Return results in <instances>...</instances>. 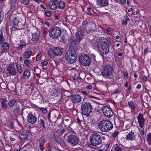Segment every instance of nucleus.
<instances>
[{"instance_id": "nucleus-1", "label": "nucleus", "mask_w": 151, "mask_h": 151, "mask_svg": "<svg viewBox=\"0 0 151 151\" xmlns=\"http://www.w3.org/2000/svg\"><path fill=\"white\" fill-rule=\"evenodd\" d=\"M93 45L95 49L99 51L104 59V55L107 54L109 52V42L106 38L101 37L98 40L97 44L95 43V45L94 44Z\"/></svg>"}, {"instance_id": "nucleus-2", "label": "nucleus", "mask_w": 151, "mask_h": 151, "mask_svg": "<svg viewBox=\"0 0 151 151\" xmlns=\"http://www.w3.org/2000/svg\"><path fill=\"white\" fill-rule=\"evenodd\" d=\"M98 127L101 132H107L113 128V124L112 123L108 120H103L99 122Z\"/></svg>"}, {"instance_id": "nucleus-3", "label": "nucleus", "mask_w": 151, "mask_h": 151, "mask_svg": "<svg viewBox=\"0 0 151 151\" xmlns=\"http://www.w3.org/2000/svg\"><path fill=\"white\" fill-rule=\"evenodd\" d=\"M114 73L113 67L110 65H107L103 68L101 75L106 78L111 79L113 78Z\"/></svg>"}, {"instance_id": "nucleus-4", "label": "nucleus", "mask_w": 151, "mask_h": 151, "mask_svg": "<svg viewBox=\"0 0 151 151\" xmlns=\"http://www.w3.org/2000/svg\"><path fill=\"white\" fill-rule=\"evenodd\" d=\"M93 109L92 105L90 103L85 102L83 103L81 106L82 114L88 116L92 112Z\"/></svg>"}, {"instance_id": "nucleus-5", "label": "nucleus", "mask_w": 151, "mask_h": 151, "mask_svg": "<svg viewBox=\"0 0 151 151\" xmlns=\"http://www.w3.org/2000/svg\"><path fill=\"white\" fill-rule=\"evenodd\" d=\"M90 142L94 146L99 145L102 142L101 136L97 133L92 134L90 137Z\"/></svg>"}, {"instance_id": "nucleus-6", "label": "nucleus", "mask_w": 151, "mask_h": 151, "mask_svg": "<svg viewBox=\"0 0 151 151\" xmlns=\"http://www.w3.org/2000/svg\"><path fill=\"white\" fill-rule=\"evenodd\" d=\"M67 135V141L72 146H74L77 145L79 142V137L75 135L72 133L68 134L66 133L64 135L65 137Z\"/></svg>"}, {"instance_id": "nucleus-7", "label": "nucleus", "mask_w": 151, "mask_h": 151, "mask_svg": "<svg viewBox=\"0 0 151 151\" xmlns=\"http://www.w3.org/2000/svg\"><path fill=\"white\" fill-rule=\"evenodd\" d=\"M61 33V29L57 27H54L49 31V35L52 38L56 39L58 38Z\"/></svg>"}, {"instance_id": "nucleus-8", "label": "nucleus", "mask_w": 151, "mask_h": 151, "mask_svg": "<svg viewBox=\"0 0 151 151\" xmlns=\"http://www.w3.org/2000/svg\"><path fill=\"white\" fill-rule=\"evenodd\" d=\"M79 60L80 63L83 66H88L91 63L89 56L86 54H82L79 57Z\"/></svg>"}, {"instance_id": "nucleus-9", "label": "nucleus", "mask_w": 151, "mask_h": 151, "mask_svg": "<svg viewBox=\"0 0 151 151\" xmlns=\"http://www.w3.org/2000/svg\"><path fill=\"white\" fill-rule=\"evenodd\" d=\"M46 121V119L43 116H42L39 118L38 123L36 125L38 128L40 129V130H44L46 128L45 124V122Z\"/></svg>"}, {"instance_id": "nucleus-10", "label": "nucleus", "mask_w": 151, "mask_h": 151, "mask_svg": "<svg viewBox=\"0 0 151 151\" xmlns=\"http://www.w3.org/2000/svg\"><path fill=\"white\" fill-rule=\"evenodd\" d=\"M101 109L104 115L106 116L111 118L113 114V112L108 106H103L101 108Z\"/></svg>"}, {"instance_id": "nucleus-11", "label": "nucleus", "mask_w": 151, "mask_h": 151, "mask_svg": "<svg viewBox=\"0 0 151 151\" xmlns=\"http://www.w3.org/2000/svg\"><path fill=\"white\" fill-rule=\"evenodd\" d=\"M6 70L7 73L10 75L15 76L17 73V70L13 64H10L8 65L7 67Z\"/></svg>"}, {"instance_id": "nucleus-12", "label": "nucleus", "mask_w": 151, "mask_h": 151, "mask_svg": "<svg viewBox=\"0 0 151 151\" xmlns=\"http://www.w3.org/2000/svg\"><path fill=\"white\" fill-rule=\"evenodd\" d=\"M37 120V117L32 113L28 114L27 116V122L32 124H35Z\"/></svg>"}, {"instance_id": "nucleus-13", "label": "nucleus", "mask_w": 151, "mask_h": 151, "mask_svg": "<svg viewBox=\"0 0 151 151\" xmlns=\"http://www.w3.org/2000/svg\"><path fill=\"white\" fill-rule=\"evenodd\" d=\"M138 122L139 126L141 128H142L145 125V119L143 118V116L142 114L139 113L137 116Z\"/></svg>"}, {"instance_id": "nucleus-14", "label": "nucleus", "mask_w": 151, "mask_h": 151, "mask_svg": "<svg viewBox=\"0 0 151 151\" xmlns=\"http://www.w3.org/2000/svg\"><path fill=\"white\" fill-rule=\"evenodd\" d=\"M84 34V33L82 29H79L76 34V40L78 42H80L82 39Z\"/></svg>"}, {"instance_id": "nucleus-15", "label": "nucleus", "mask_w": 151, "mask_h": 151, "mask_svg": "<svg viewBox=\"0 0 151 151\" xmlns=\"http://www.w3.org/2000/svg\"><path fill=\"white\" fill-rule=\"evenodd\" d=\"M97 5L100 8L108 6L109 4V0H96Z\"/></svg>"}, {"instance_id": "nucleus-16", "label": "nucleus", "mask_w": 151, "mask_h": 151, "mask_svg": "<svg viewBox=\"0 0 151 151\" xmlns=\"http://www.w3.org/2000/svg\"><path fill=\"white\" fill-rule=\"evenodd\" d=\"M23 111V109H21L20 106L18 104H16L13 110V113L17 115L20 114V113H22Z\"/></svg>"}, {"instance_id": "nucleus-17", "label": "nucleus", "mask_w": 151, "mask_h": 151, "mask_svg": "<svg viewBox=\"0 0 151 151\" xmlns=\"http://www.w3.org/2000/svg\"><path fill=\"white\" fill-rule=\"evenodd\" d=\"M13 22L14 24L11 28V31L15 30L16 29H21L18 25V24L19 23L21 24V22H18L16 18H15L14 20L13 21Z\"/></svg>"}, {"instance_id": "nucleus-18", "label": "nucleus", "mask_w": 151, "mask_h": 151, "mask_svg": "<svg viewBox=\"0 0 151 151\" xmlns=\"http://www.w3.org/2000/svg\"><path fill=\"white\" fill-rule=\"evenodd\" d=\"M22 85L21 84H17L15 86L14 90V93L17 95H19L21 94Z\"/></svg>"}, {"instance_id": "nucleus-19", "label": "nucleus", "mask_w": 151, "mask_h": 151, "mask_svg": "<svg viewBox=\"0 0 151 151\" xmlns=\"http://www.w3.org/2000/svg\"><path fill=\"white\" fill-rule=\"evenodd\" d=\"M72 101L74 103H79L81 101V97L78 94H74L72 96Z\"/></svg>"}, {"instance_id": "nucleus-20", "label": "nucleus", "mask_w": 151, "mask_h": 151, "mask_svg": "<svg viewBox=\"0 0 151 151\" xmlns=\"http://www.w3.org/2000/svg\"><path fill=\"white\" fill-rule=\"evenodd\" d=\"M1 101V107L2 109L4 110L5 111H7V108L8 106L7 105V101L5 99H2V100Z\"/></svg>"}, {"instance_id": "nucleus-21", "label": "nucleus", "mask_w": 151, "mask_h": 151, "mask_svg": "<svg viewBox=\"0 0 151 151\" xmlns=\"http://www.w3.org/2000/svg\"><path fill=\"white\" fill-rule=\"evenodd\" d=\"M136 135L134 132L131 131L127 136L126 139L129 140H134L135 139Z\"/></svg>"}, {"instance_id": "nucleus-22", "label": "nucleus", "mask_w": 151, "mask_h": 151, "mask_svg": "<svg viewBox=\"0 0 151 151\" xmlns=\"http://www.w3.org/2000/svg\"><path fill=\"white\" fill-rule=\"evenodd\" d=\"M65 58L70 63H73L75 62L77 59L76 56H72L70 57L68 56H65Z\"/></svg>"}, {"instance_id": "nucleus-23", "label": "nucleus", "mask_w": 151, "mask_h": 151, "mask_svg": "<svg viewBox=\"0 0 151 151\" xmlns=\"http://www.w3.org/2000/svg\"><path fill=\"white\" fill-rule=\"evenodd\" d=\"M40 38V36L39 33H34L32 34L31 40L34 42L39 41Z\"/></svg>"}, {"instance_id": "nucleus-24", "label": "nucleus", "mask_w": 151, "mask_h": 151, "mask_svg": "<svg viewBox=\"0 0 151 151\" xmlns=\"http://www.w3.org/2000/svg\"><path fill=\"white\" fill-rule=\"evenodd\" d=\"M48 55L51 58H53L56 56L54 51L53 47H50L48 51Z\"/></svg>"}, {"instance_id": "nucleus-25", "label": "nucleus", "mask_w": 151, "mask_h": 151, "mask_svg": "<svg viewBox=\"0 0 151 151\" xmlns=\"http://www.w3.org/2000/svg\"><path fill=\"white\" fill-rule=\"evenodd\" d=\"M112 149L114 150V151H125L124 149H122L120 146L117 144L113 146Z\"/></svg>"}, {"instance_id": "nucleus-26", "label": "nucleus", "mask_w": 151, "mask_h": 151, "mask_svg": "<svg viewBox=\"0 0 151 151\" xmlns=\"http://www.w3.org/2000/svg\"><path fill=\"white\" fill-rule=\"evenodd\" d=\"M54 51L56 56H60L61 55L62 52L59 47H53Z\"/></svg>"}, {"instance_id": "nucleus-27", "label": "nucleus", "mask_w": 151, "mask_h": 151, "mask_svg": "<svg viewBox=\"0 0 151 151\" xmlns=\"http://www.w3.org/2000/svg\"><path fill=\"white\" fill-rule=\"evenodd\" d=\"M55 2L50 1L49 3V5L50 8L52 9L55 10L57 8V6L55 4Z\"/></svg>"}, {"instance_id": "nucleus-28", "label": "nucleus", "mask_w": 151, "mask_h": 151, "mask_svg": "<svg viewBox=\"0 0 151 151\" xmlns=\"http://www.w3.org/2000/svg\"><path fill=\"white\" fill-rule=\"evenodd\" d=\"M77 46V45L76 40H73L71 42L69 48H71L73 49H75L76 50Z\"/></svg>"}, {"instance_id": "nucleus-29", "label": "nucleus", "mask_w": 151, "mask_h": 151, "mask_svg": "<svg viewBox=\"0 0 151 151\" xmlns=\"http://www.w3.org/2000/svg\"><path fill=\"white\" fill-rule=\"evenodd\" d=\"M45 142V140L44 139H40L39 140L40 148L41 150L43 151L44 150V145Z\"/></svg>"}, {"instance_id": "nucleus-30", "label": "nucleus", "mask_w": 151, "mask_h": 151, "mask_svg": "<svg viewBox=\"0 0 151 151\" xmlns=\"http://www.w3.org/2000/svg\"><path fill=\"white\" fill-rule=\"evenodd\" d=\"M23 78L25 79H28L30 76V72L29 70H26L23 73Z\"/></svg>"}, {"instance_id": "nucleus-31", "label": "nucleus", "mask_w": 151, "mask_h": 151, "mask_svg": "<svg viewBox=\"0 0 151 151\" xmlns=\"http://www.w3.org/2000/svg\"><path fill=\"white\" fill-rule=\"evenodd\" d=\"M128 104L129 107L131 109V111L133 112L135 109V107L132 101H130L128 102Z\"/></svg>"}, {"instance_id": "nucleus-32", "label": "nucleus", "mask_w": 151, "mask_h": 151, "mask_svg": "<svg viewBox=\"0 0 151 151\" xmlns=\"http://www.w3.org/2000/svg\"><path fill=\"white\" fill-rule=\"evenodd\" d=\"M24 63L25 65L27 67H29L32 65V63L30 60L25 59L24 60Z\"/></svg>"}, {"instance_id": "nucleus-33", "label": "nucleus", "mask_w": 151, "mask_h": 151, "mask_svg": "<svg viewBox=\"0 0 151 151\" xmlns=\"http://www.w3.org/2000/svg\"><path fill=\"white\" fill-rule=\"evenodd\" d=\"M65 3L63 1H60L58 3L57 6L60 9H62L65 7Z\"/></svg>"}, {"instance_id": "nucleus-34", "label": "nucleus", "mask_w": 151, "mask_h": 151, "mask_svg": "<svg viewBox=\"0 0 151 151\" xmlns=\"http://www.w3.org/2000/svg\"><path fill=\"white\" fill-rule=\"evenodd\" d=\"M32 52L31 51H28L24 53V55L26 58H30Z\"/></svg>"}, {"instance_id": "nucleus-35", "label": "nucleus", "mask_w": 151, "mask_h": 151, "mask_svg": "<svg viewBox=\"0 0 151 151\" xmlns=\"http://www.w3.org/2000/svg\"><path fill=\"white\" fill-rule=\"evenodd\" d=\"M147 142L149 145H151V133H149L147 136Z\"/></svg>"}, {"instance_id": "nucleus-36", "label": "nucleus", "mask_w": 151, "mask_h": 151, "mask_svg": "<svg viewBox=\"0 0 151 151\" xmlns=\"http://www.w3.org/2000/svg\"><path fill=\"white\" fill-rule=\"evenodd\" d=\"M8 105L9 106L12 107L13 106H15L16 104H18L17 102L16 101L14 100H12L9 101L8 103Z\"/></svg>"}, {"instance_id": "nucleus-37", "label": "nucleus", "mask_w": 151, "mask_h": 151, "mask_svg": "<svg viewBox=\"0 0 151 151\" xmlns=\"http://www.w3.org/2000/svg\"><path fill=\"white\" fill-rule=\"evenodd\" d=\"M76 49H73L71 48H69L68 51L66 53L70 54H73L74 55L76 54Z\"/></svg>"}, {"instance_id": "nucleus-38", "label": "nucleus", "mask_w": 151, "mask_h": 151, "mask_svg": "<svg viewBox=\"0 0 151 151\" xmlns=\"http://www.w3.org/2000/svg\"><path fill=\"white\" fill-rule=\"evenodd\" d=\"M129 18L127 16L124 17V19L122 20V24L124 25H126L127 23V21L129 20Z\"/></svg>"}, {"instance_id": "nucleus-39", "label": "nucleus", "mask_w": 151, "mask_h": 151, "mask_svg": "<svg viewBox=\"0 0 151 151\" xmlns=\"http://www.w3.org/2000/svg\"><path fill=\"white\" fill-rule=\"evenodd\" d=\"M2 46L3 48L5 50H8L9 49V44L7 42L4 43Z\"/></svg>"}, {"instance_id": "nucleus-40", "label": "nucleus", "mask_w": 151, "mask_h": 151, "mask_svg": "<svg viewBox=\"0 0 151 151\" xmlns=\"http://www.w3.org/2000/svg\"><path fill=\"white\" fill-rule=\"evenodd\" d=\"M28 137V135L25 134H23L19 136V138L22 139H25Z\"/></svg>"}, {"instance_id": "nucleus-41", "label": "nucleus", "mask_w": 151, "mask_h": 151, "mask_svg": "<svg viewBox=\"0 0 151 151\" xmlns=\"http://www.w3.org/2000/svg\"><path fill=\"white\" fill-rule=\"evenodd\" d=\"M4 41V37L2 30H0V43L2 44Z\"/></svg>"}, {"instance_id": "nucleus-42", "label": "nucleus", "mask_w": 151, "mask_h": 151, "mask_svg": "<svg viewBox=\"0 0 151 151\" xmlns=\"http://www.w3.org/2000/svg\"><path fill=\"white\" fill-rule=\"evenodd\" d=\"M16 67L19 73L20 74L23 71L22 67L19 64H17Z\"/></svg>"}, {"instance_id": "nucleus-43", "label": "nucleus", "mask_w": 151, "mask_h": 151, "mask_svg": "<svg viewBox=\"0 0 151 151\" xmlns=\"http://www.w3.org/2000/svg\"><path fill=\"white\" fill-rule=\"evenodd\" d=\"M38 108H39L44 114H46L47 113V109L46 108L38 107Z\"/></svg>"}, {"instance_id": "nucleus-44", "label": "nucleus", "mask_w": 151, "mask_h": 151, "mask_svg": "<svg viewBox=\"0 0 151 151\" xmlns=\"http://www.w3.org/2000/svg\"><path fill=\"white\" fill-rule=\"evenodd\" d=\"M55 140L59 143H63V141L58 136H55L54 138Z\"/></svg>"}, {"instance_id": "nucleus-45", "label": "nucleus", "mask_w": 151, "mask_h": 151, "mask_svg": "<svg viewBox=\"0 0 151 151\" xmlns=\"http://www.w3.org/2000/svg\"><path fill=\"white\" fill-rule=\"evenodd\" d=\"M102 147H104V148L100 149L99 151H106L108 149L109 146L107 145H105L102 146Z\"/></svg>"}, {"instance_id": "nucleus-46", "label": "nucleus", "mask_w": 151, "mask_h": 151, "mask_svg": "<svg viewBox=\"0 0 151 151\" xmlns=\"http://www.w3.org/2000/svg\"><path fill=\"white\" fill-rule=\"evenodd\" d=\"M45 16L47 17H50L52 15V13L51 12L49 11H46L45 12Z\"/></svg>"}, {"instance_id": "nucleus-47", "label": "nucleus", "mask_w": 151, "mask_h": 151, "mask_svg": "<svg viewBox=\"0 0 151 151\" xmlns=\"http://www.w3.org/2000/svg\"><path fill=\"white\" fill-rule=\"evenodd\" d=\"M20 45H21L23 46H24L26 45H27V44L22 39V40H20Z\"/></svg>"}, {"instance_id": "nucleus-48", "label": "nucleus", "mask_w": 151, "mask_h": 151, "mask_svg": "<svg viewBox=\"0 0 151 151\" xmlns=\"http://www.w3.org/2000/svg\"><path fill=\"white\" fill-rule=\"evenodd\" d=\"M119 133V132L118 131L114 132L112 135V136L114 138H116V137H117Z\"/></svg>"}, {"instance_id": "nucleus-49", "label": "nucleus", "mask_w": 151, "mask_h": 151, "mask_svg": "<svg viewBox=\"0 0 151 151\" xmlns=\"http://www.w3.org/2000/svg\"><path fill=\"white\" fill-rule=\"evenodd\" d=\"M4 18V13L2 12H0V24Z\"/></svg>"}, {"instance_id": "nucleus-50", "label": "nucleus", "mask_w": 151, "mask_h": 151, "mask_svg": "<svg viewBox=\"0 0 151 151\" xmlns=\"http://www.w3.org/2000/svg\"><path fill=\"white\" fill-rule=\"evenodd\" d=\"M65 131L66 130L64 129H62L60 131V132H59L58 134L59 135H62L63 134L65 133Z\"/></svg>"}, {"instance_id": "nucleus-51", "label": "nucleus", "mask_w": 151, "mask_h": 151, "mask_svg": "<svg viewBox=\"0 0 151 151\" xmlns=\"http://www.w3.org/2000/svg\"><path fill=\"white\" fill-rule=\"evenodd\" d=\"M141 129L140 130L139 129L140 131V134L142 135H143L144 134V127L142 128H141Z\"/></svg>"}, {"instance_id": "nucleus-52", "label": "nucleus", "mask_w": 151, "mask_h": 151, "mask_svg": "<svg viewBox=\"0 0 151 151\" xmlns=\"http://www.w3.org/2000/svg\"><path fill=\"white\" fill-rule=\"evenodd\" d=\"M41 56V54H37L36 57V60L37 61H39L40 59Z\"/></svg>"}, {"instance_id": "nucleus-53", "label": "nucleus", "mask_w": 151, "mask_h": 151, "mask_svg": "<svg viewBox=\"0 0 151 151\" xmlns=\"http://www.w3.org/2000/svg\"><path fill=\"white\" fill-rule=\"evenodd\" d=\"M65 56H70V57H71L72 56H76V54H75V55L73 54H70L68 53H66L65 54Z\"/></svg>"}, {"instance_id": "nucleus-54", "label": "nucleus", "mask_w": 151, "mask_h": 151, "mask_svg": "<svg viewBox=\"0 0 151 151\" xmlns=\"http://www.w3.org/2000/svg\"><path fill=\"white\" fill-rule=\"evenodd\" d=\"M29 3V1L28 0H23V3L24 4H27Z\"/></svg>"}, {"instance_id": "nucleus-55", "label": "nucleus", "mask_w": 151, "mask_h": 151, "mask_svg": "<svg viewBox=\"0 0 151 151\" xmlns=\"http://www.w3.org/2000/svg\"><path fill=\"white\" fill-rule=\"evenodd\" d=\"M86 88L88 90H90L92 88V86L91 85H89L87 86Z\"/></svg>"}, {"instance_id": "nucleus-56", "label": "nucleus", "mask_w": 151, "mask_h": 151, "mask_svg": "<svg viewBox=\"0 0 151 151\" xmlns=\"http://www.w3.org/2000/svg\"><path fill=\"white\" fill-rule=\"evenodd\" d=\"M38 70H39V69H36L35 70V72H36V76H38V77H39L40 76V72H37V73L36 72Z\"/></svg>"}, {"instance_id": "nucleus-57", "label": "nucleus", "mask_w": 151, "mask_h": 151, "mask_svg": "<svg viewBox=\"0 0 151 151\" xmlns=\"http://www.w3.org/2000/svg\"><path fill=\"white\" fill-rule=\"evenodd\" d=\"M124 76L127 78L128 76V73L127 71H125L124 73Z\"/></svg>"}, {"instance_id": "nucleus-58", "label": "nucleus", "mask_w": 151, "mask_h": 151, "mask_svg": "<svg viewBox=\"0 0 151 151\" xmlns=\"http://www.w3.org/2000/svg\"><path fill=\"white\" fill-rule=\"evenodd\" d=\"M88 22L87 21L85 20L83 21L82 23V25L83 26H85L87 24Z\"/></svg>"}, {"instance_id": "nucleus-59", "label": "nucleus", "mask_w": 151, "mask_h": 151, "mask_svg": "<svg viewBox=\"0 0 151 151\" xmlns=\"http://www.w3.org/2000/svg\"><path fill=\"white\" fill-rule=\"evenodd\" d=\"M81 93L83 95H88L87 93L85 91H82Z\"/></svg>"}, {"instance_id": "nucleus-60", "label": "nucleus", "mask_w": 151, "mask_h": 151, "mask_svg": "<svg viewBox=\"0 0 151 151\" xmlns=\"http://www.w3.org/2000/svg\"><path fill=\"white\" fill-rule=\"evenodd\" d=\"M23 47V46L20 45L18 47H17V50H21L22 49Z\"/></svg>"}, {"instance_id": "nucleus-61", "label": "nucleus", "mask_w": 151, "mask_h": 151, "mask_svg": "<svg viewBox=\"0 0 151 151\" xmlns=\"http://www.w3.org/2000/svg\"><path fill=\"white\" fill-rule=\"evenodd\" d=\"M47 64L48 62L47 61H44L43 63V65L45 66H47Z\"/></svg>"}, {"instance_id": "nucleus-62", "label": "nucleus", "mask_w": 151, "mask_h": 151, "mask_svg": "<svg viewBox=\"0 0 151 151\" xmlns=\"http://www.w3.org/2000/svg\"><path fill=\"white\" fill-rule=\"evenodd\" d=\"M17 0H10L11 3L12 4H14L16 1Z\"/></svg>"}, {"instance_id": "nucleus-63", "label": "nucleus", "mask_w": 151, "mask_h": 151, "mask_svg": "<svg viewBox=\"0 0 151 151\" xmlns=\"http://www.w3.org/2000/svg\"><path fill=\"white\" fill-rule=\"evenodd\" d=\"M139 13V11L138 10H137L133 12V14H134L136 15L138 14Z\"/></svg>"}, {"instance_id": "nucleus-64", "label": "nucleus", "mask_w": 151, "mask_h": 151, "mask_svg": "<svg viewBox=\"0 0 151 151\" xmlns=\"http://www.w3.org/2000/svg\"><path fill=\"white\" fill-rule=\"evenodd\" d=\"M81 78L80 77H78L76 79V80L77 81L79 82L81 81Z\"/></svg>"}]
</instances>
